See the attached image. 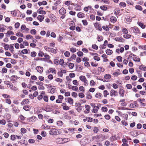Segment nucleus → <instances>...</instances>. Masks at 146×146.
Segmentation results:
<instances>
[{
  "label": "nucleus",
  "mask_w": 146,
  "mask_h": 146,
  "mask_svg": "<svg viewBox=\"0 0 146 146\" xmlns=\"http://www.w3.org/2000/svg\"><path fill=\"white\" fill-rule=\"evenodd\" d=\"M50 72L54 73L55 74H56V70L55 69L52 68H50L49 69Z\"/></svg>",
  "instance_id": "31"
},
{
  "label": "nucleus",
  "mask_w": 146,
  "mask_h": 146,
  "mask_svg": "<svg viewBox=\"0 0 146 146\" xmlns=\"http://www.w3.org/2000/svg\"><path fill=\"white\" fill-rule=\"evenodd\" d=\"M87 96L86 98L88 99H91L92 98V96L91 95L90 93L89 92H87V94H86Z\"/></svg>",
  "instance_id": "17"
},
{
  "label": "nucleus",
  "mask_w": 146,
  "mask_h": 146,
  "mask_svg": "<svg viewBox=\"0 0 146 146\" xmlns=\"http://www.w3.org/2000/svg\"><path fill=\"white\" fill-rule=\"evenodd\" d=\"M74 66V64L72 63H70L68 65L69 68L70 69L73 68Z\"/></svg>",
  "instance_id": "45"
},
{
  "label": "nucleus",
  "mask_w": 146,
  "mask_h": 146,
  "mask_svg": "<svg viewBox=\"0 0 146 146\" xmlns=\"http://www.w3.org/2000/svg\"><path fill=\"white\" fill-rule=\"evenodd\" d=\"M110 95L111 96H115L118 95L117 92L113 90H111L110 92Z\"/></svg>",
  "instance_id": "2"
},
{
  "label": "nucleus",
  "mask_w": 146,
  "mask_h": 146,
  "mask_svg": "<svg viewBox=\"0 0 146 146\" xmlns=\"http://www.w3.org/2000/svg\"><path fill=\"white\" fill-rule=\"evenodd\" d=\"M64 55L66 57H68L70 55V53L68 51H66L64 53Z\"/></svg>",
  "instance_id": "39"
},
{
  "label": "nucleus",
  "mask_w": 146,
  "mask_h": 146,
  "mask_svg": "<svg viewBox=\"0 0 146 146\" xmlns=\"http://www.w3.org/2000/svg\"><path fill=\"white\" fill-rule=\"evenodd\" d=\"M92 48L95 50H97L98 49V46L96 44H93L92 46Z\"/></svg>",
  "instance_id": "54"
},
{
  "label": "nucleus",
  "mask_w": 146,
  "mask_h": 146,
  "mask_svg": "<svg viewBox=\"0 0 146 146\" xmlns=\"http://www.w3.org/2000/svg\"><path fill=\"white\" fill-rule=\"evenodd\" d=\"M21 132L23 133H25L27 131L26 129L25 128H21Z\"/></svg>",
  "instance_id": "59"
},
{
  "label": "nucleus",
  "mask_w": 146,
  "mask_h": 146,
  "mask_svg": "<svg viewBox=\"0 0 146 146\" xmlns=\"http://www.w3.org/2000/svg\"><path fill=\"white\" fill-rule=\"evenodd\" d=\"M41 135L43 137H45L46 135V133L45 131H42L41 132Z\"/></svg>",
  "instance_id": "56"
},
{
  "label": "nucleus",
  "mask_w": 146,
  "mask_h": 146,
  "mask_svg": "<svg viewBox=\"0 0 146 146\" xmlns=\"http://www.w3.org/2000/svg\"><path fill=\"white\" fill-rule=\"evenodd\" d=\"M94 26L97 28L99 30L101 31L102 29L101 27L100 26L99 24L97 23H95L94 24Z\"/></svg>",
  "instance_id": "7"
},
{
  "label": "nucleus",
  "mask_w": 146,
  "mask_h": 146,
  "mask_svg": "<svg viewBox=\"0 0 146 146\" xmlns=\"http://www.w3.org/2000/svg\"><path fill=\"white\" fill-rule=\"evenodd\" d=\"M102 96V95L100 93H97L96 94L95 97L98 98H100V97H101Z\"/></svg>",
  "instance_id": "29"
},
{
  "label": "nucleus",
  "mask_w": 146,
  "mask_h": 146,
  "mask_svg": "<svg viewBox=\"0 0 146 146\" xmlns=\"http://www.w3.org/2000/svg\"><path fill=\"white\" fill-rule=\"evenodd\" d=\"M44 16L43 15H38L37 17V19H38L40 22H42L44 18Z\"/></svg>",
  "instance_id": "13"
},
{
  "label": "nucleus",
  "mask_w": 146,
  "mask_h": 146,
  "mask_svg": "<svg viewBox=\"0 0 146 146\" xmlns=\"http://www.w3.org/2000/svg\"><path fill=\"white\" fill-rule=\"evenodd\" d=\"M138 101L139 102H140L141 104L143 105V106H144L145 104L142 103V102H144L145 100L144 98L142 99H138Z\"/></svg>",
  "instance_id": "14"
},
{
  "label": "nucleus",
  "mask_w": 146,
  "mask_h": 146,
  "mask_svg": "<svg viewBox=\"0 0 146 146\" xmlns=\"http://www.w3.org/2000/svg\"><path fill=\"white\" fill-rule=\"evenodd\" d=\"M57 130L55 129H51L50 131L49 132V134L50 135H57Z\"/></svg>",
  "instance_id": "1"
},
{
  "label": "nucleus",
  "mask_w": 146,
  "mask_h": 146,
  "mask_svg": "<svg viewBox=\"0 0 146 146\" xmlns=\"http://www.w3.org/2000/svg\"><path fill=\"white\" fill-rule=\"evenodd\" d=\"M49 52H51L52 53H55V54H56V50L52 48H51Z\"/></svg>",
  "instance_id": "35"
},
{
  "label": "nucleus",
  "mask_w": 146,
  "mask_h": 146,
  "mask_svg": "<svg viewBox=\"0 0 146 146\" xmlns=\"http://www.w3.org/2000/svg\"><path fill=\"white\" fill-rule=\"evenodd\" d=\"M110 21L111 22L114 23L116 21L117 19L115 17L112 16L110 18Z\"/></svg>",
  "instance_id": "20"
},
{
  "label": "nucleus",
  "mask_w": 146,
  "mask_h": 146,
  "mask_svg": "<svg viewBox=\"0 0 146 146\" xmlns=\"http://www.w3.org/2000/svg\"><path fill=\"white\" fill-rule=\"evenodd\" d=\"M131 36V35L129 34H127L126 35H124L123 36L124 37L126 38H130Z\"/></svg>",
  "instance_id": "49"
},
{
  "label": "nucleus",
  "mask_w": 146,
  "mask_h": 146,
  "mask_svg": "<svg viewBox=\"0 0 146 146\" xmlns=\"http://www.w3.org/2000/svg\"><path fill=\"white\" fill-rule=\"evenodd\" d=\"M115 40L116 41L119 42H123L124 41V39L122 37H116L115 38Z\"/></svg>",
  "instance_id": "6"
},
{
  "label": "nucleus",
  "mask_w": 146,
  "mask_h": 146,
  "mask_svg": "<svg viewBox=\"0 0 146 146\" xmlns=\"http://www.w3.org/2000/svg\"><path fill=\"white\" fill-rule=\"evenodd\" d=\"M11 106L13 107V113H16L19 112V110L17 107H15L14 105H12Z\"/></svg>",
  "instance_id": "3"
},
{
  "label": "nucleus",
  "mask_w": 146,
  "mask_h": 146,
  "mask_svg": "<svg viewBox=\"0 0 146 146\" xmlns=\"http://www.w3.org/2000/svg\"><path fill=\"white\" fill-rule=\"evenodd\" d=\"M98 71H100V72H103L104 71V68L101 67H98Z\"/></svg>",
  "instance_id": "60"
},
{
  "label": "nucleus",
  "mask_w": 146,
  "mask_h": 146,
  "mask_svg": "<svg viewBox=\"0 0 146 146\" xmlns=\"http://www.w3.org/2000/svg\"><path fill=\"white\" fill-rule=\"evenodd\" d=\"M133 60L135 62H140V59L139 58H137L135 56H133L132 57Z\"/></svg>",
  "instance_id": "22"
},
{
  "label": "nucleus",
  "mask_w": 146,
  "mask_h": 146,
  "mask_svg": "<svg viewBox=\"0 0 146 146\" xmlns=\"http://www.w3.org/2000/svg\"><path fill=\"white\" fill-rule=\"evenodd\" d=\"M68 102L70 104L72 105L73 103V100L71 98H68Z\"/></svg>",
  "instance_id": "19"
},
{
  "label": "nucleus",
  "mask_w": 146,
  "mask_h": 146,
  "mask_svg": "<svg viewBox=\"0 0 146 146\" xmlns=\"http://www.w3.org/2000/svg\"><path fill=\"white\" fill-rule=\"evenodd\" d=\"M102 28L103 29L107 31H108L109 30V29L108 28L107 25L106 26H102Z\"/></svg>",
  "instance_id": "30"
},
{
  "label": "nucleus",
  "mask_w": 146,
  "mask_h": 146,
  "mask_svg": "<svg viewBox=\"0 0 146 146\" xmlns=\"http://www.w3.org/2000/svg\"><path fill=\"white\" fill-rule=\"evenodd\" d=\"M139 68L140 70H143L144 71L146 70V66L143 65H141L139 66Z\"/></svg>",
  "instance_id": "16"
},
{
  "label": "nucleus",
  "mask_w": 146,
  "mask_h": 146,
  "mask_svg": "<svg viewBox=\"0 0 146 146\" xmlns=\"http://www.w3.org/2000/svg\"><path fill=\"white\" fill-rule=\"evenodd\" d=\"M104 78L106 79H109L111 78V76L109 74H106L104 76Z\"/></svg>",
  "instance_id": "34"
},
{
  "label": "nucleus",
  "mask_w": 146,
  "mask_h": 146,
  "mask_svg": "<svg viewBox=\"0 0 146 146\" xmlns=\"http://www.w3.org/2000/svg\"><path fill=\"white\" fill-rule=\"evenodd\" d=\"M30 33L31 34L35 35L36 33V31L35 29H32Z\"/></svg>",
  "instance_id": "37"
},
{
  "label": "nucleus",
  "mask_w": 146,
  "mask_h": 146,
  "mask_svg": "<svg viewBox=\"0 0 146 146\" xmlns=\"http://www.w3.org/2000/svg\"><path fill=\"white\" fill-rule=\"evenodd\" d=\"M57 124L58 125L62 126V125L63 123L61 121H57Z\"/></svg>",
  "instance_id": "62"
},
{
  "label": "nucleus",
  "mask_w": 146,
  "mask_h": 146,
  "mask_svg": "<svg viewBox=\"0 0 146 146\" xmlns=\"http://www.w3.org/2000/svg\"><path fill=\"white\" fill-rule=\"evenodd\" d=\"M100 9L104 11H106L107 9V8L105 5H103L100 7Z\"/></svg>",
  "instance_id": "32"
},
{
  "label": "nucleus",
  "mask_w": 146,
  "mask_h": 146,
  "mask_svg": "<svg viewBox=\"0 0 146 146\" xmlns=\"http://www.w3.org/2000/svg\"><path fill=\"white\" fill-rule=\"evenodd\" d=\"M38 12L40 14L45 15L46 14V12L45 11L43 10H40L38 11Z\"/></svg>",
  "instance_id": "53"
},
{
  "label": "nucleus",
  "mask_w": 146,
  "mask_h": 146,
  "mask_svg": "<svg viewBox=\"0 0 146 146\" xmlns=\"http://www.w3.org/2000/svg\"><path fill=\"white\" fill-rule=\"evenodd\" d=\"M104 96L105 97L107 96V95H108L109 93L108 91L106 90H105L104 92Z\"/></svg>",
  "instance_id": "43"
},
{
  "label": "nucleus",
  "mask_w": 146,
  "mask_h": 146,
  "mask_svg": "<svg viewBox=\"0 0 146 146\" xmlns=\"http://www.w3.org/2000/svg\"><path fill=\"white\" fill-rule=\"evenodd\" d=\"M33 36L31 35H28L26 36V38L28 40L29 38L32 39Z\"/></svg>",
  "instance_id": "51"
},
{
  "label": "nucleus",
  "mask_w": 146,
  "mask_h": 146,
  "mask_svg": "<svg viewBox=\"0 0 146 146\" xmlns=\"http://www.w3.org/2000/svg\"><path fill=\"white\" fill-rule=\"evenodd\" d=\"M29 102V101L28 99H25L23 100L22 102L21 103V104H28Z\"/></svg>",
  "instance_id": "15"
},
{
  "label": "nucleus",
  "mask_w": 146,
  "mask_h": 146,
  "mask_svg": "<svg viewBox=\"0 0 146 146\" xmlns=\"http://www.w3.org/2000/svg\"><path fill=\"white\" fill-rule=\"evenodd\" d=\"M59 12L60 14V15L65 14L66 13V9L63 7L62 8L60 9Z\"/></svg>",
  "instance_id": "5"
},
{
  "label": "nucleus",
  "mask_w": 146,
  "mask_h": 146,
  "mask_svg": "<svg viewBox=\"0 0 146 146\" xmlns=\"http://www.w3.org/2000/svg\"><path fill=\"white\" fill-rule=\"evenodd\" d=\"M85 15V14L82 12H79L77 14L78 17L80 18H83Z\"/></svg>",
  "instance_id": "11"
},
{
  "label": "nucleus",
  "mask_w": 146,
  "mask_h": 146,
  "mask_svg": "<svg viewBox=\"0 0 146 146\" xmlns=\"http://www.w3.org/2000/svg\"><path fill=\"white\" fill-rule=\"evenodd\" d=\"M43 67H40L39 66H37L36 68V70H37L38 72L41 73L43 72Z\"/></svg>",
  "instance_id": "4"
},
{
  "label": "nucleus",
  "mask_w": 146,
  "mask_h": 146,
  "mask_svg": "<svg viewBox=\"0 0 146 146\" xmlns=\"http://www.w3.org/2000/svg\"><path fill=\"white\" fill-rule=\"evenodd\" d=\"M30 109V106H25L23 107V109L27 111L29 110Z\"/></svg>",
  "instance_id": "26"
},
{
  "label": "nucleus",
  "mask_w": 146,
  "mask_h": 146,
  "mask_svg": "<svg viewBox=\"0 0 146 146\" xmlns=\"http://www.w3.org/2000/svg\"><path fill=\"white\" fill-rule=\"evenodd\" d=\"M124 90L123 89H120L119 90V93L120 95V96L123 97L124 96Z\"/></svg>",
  "instance_id": "12"
},
{
  "label": "nucleus",
  "mask_w": 146,
  "mask_h": 146,
  "mask_svg": "<svg viewBox=\"0 0 146 146\" xmlns=\"http://www.w3.org/2000/svg\"><path fill=\"white\" fill-rule=\"evenodd\" d=\"M106 53L108 55H111L113 53L112 50L110 49H107L106 50Z\"/></svg>",
  "instance_id": "18"
},
{
  "label": "nucleus",
  "mask_w": 146,
  "mask_h": 146,
  "mask_svg": "<svg viewBox=\"0 0 146 146\" xmlns=\"http://www.w3.org/2000/svg\"><path fill=\"white\" fill-rule=\"evenodd\" d=\"M16 35L17 36H19L21 37H23V35L20 32H18L16 33Z\"/></svg>",
  "instance_id": "42"
},
{
  "label": "nucleus",
  "mask_w": 146,
  "mask_h": 146,
  "mask_svg": "<svg viewBox=\"0 0 146 146\" xmlns=\"http://www.w3.org/2000/svg\"><path fill=\"white\" fill-rule=\"evenodd\" d=\"M99 130L98 128L96 127H95L94 128L93 131L95 133H97L98 131Z\"/></svg>",
  "instance_id": "50"
},
{
  "label": "nucleus",
  "mask_w": 146,
  "mask_h": 146,
  "mask_svg": "<svg viewBox=\"0 0 146 146\" xmlns=\"http://www.w3.org/2000/svg\"><path fill=\"white\" fill-rule=\"evenodd\" d=\"M79 96L81 98H84L85 96L84 94L82 93H80L79 94Z\"/></svg>",
  "instance_id": "58"
},
{
  "label": "nucleus",
  "mask_w": 146,
  "mask_h": 146,
  "mask_svg": "<svg viewBox=\"0 0 146 146\" xmlns=\"http://www.w3.org/2000/svg\"><path fill=\"white\" fill-rule=\"evenodd\" d=\"M72 95L74 97L76 98L78 96V94L76 92H73L72 93Z\"/></svg>",
  "instance_id": "57"
},
{
  "label": "nucleus",
  "mask_w": 146,
  "mask_h": 146,
  "mask_svg": "<svg viewBox=\"0 0 146 146\" xmlns=\"http://www.w3.org/2000/svg\"><path fill=\"white\" fill-rule=\"evenodd\" d=\"M77 54L78 56L80 57L82 56L83 55V53L82 51H79L77 52Z\"/></svg>",
  "instance_id": "41"
},
{
  "label": "nucleus",
  "mask_w": 146,
  "mask_h": 146,
  "mask_svg": "<svg viewBox=\"0 0 146 146\" xmlns=\"http://www.w3.org/2000/svg\"><path fill=\"white\" fill-rule=\"evenodd\" d=\"M133 32L136 33H140V32H139V30L138 28L137 27H134L133 29Z\"/></svg>",
  "instance_id": "8"
},
{
  "label": "nucleus",
  "mask_w": 146,
  "mask_h": 146,
  "mask_svg": "<svg viewBox=\"0 0 146 146\" xmlns=\"http://www.w3.org/2000/svg\"><path fill=\"white\" fill-rule=\"evenodd\" d=\"M119 5L120 6L122 7H125L126 6V4L125 3L123 2H121L119 3Z\"/></svg>",
  "instance_id": "38"
},
{
  "label": "nucleus",
  "mask_w": 146,
  "mask_h": 146,
  "mask_svg": "<svg viewBox=\"0 0 146 146\" xmlns=\"http://www.w3.org/2000/svg\"><path fill=\"white\" fill-rule=\"evenodd\" d=\"M44 55V54L43 53V52L41 51H39V53H38V56H40V57H42L43 55Z\"/></svg>",
  "instance_id": "44"
},
{
  "label": "nucleus",
  "mask_w": 146,
  "mask_h": 146,
  "mask_svg": "<svg viewBox=\"0 0 146 146\" xmlns=\"http://www.w3.org/2000/svg\"><path fill=\"white\" fill-rule=\"evenodd\" d=\"M82 109V106H78V108H76V110L78 112H80Z\"/></svg>",
  "instance_id": "27"
},
{
  "label": "nucleus",
  "mask_w": 146,
  "mask_h": 146,
  "mask_svg": "<svg viewBox=\"0 0 146 146\" xmlns=\"http://www.w3.org/2000/svg\"><path fill=\"white\" fill-rule=\"evenodd\" d=\"M138 25L142 29H144L145 28V25L143 23L140 22H137Z\"/></svg>",
  "instance_id": "10"
},
{
  "label": "nucleus",
  "mask_w": 146,
  "mask_h": 146,
  "mask_svg": "<svg viewBox=\"0 0 146 146\" xmlns=\"http://www.w3.org/2000/svg\"><path fill=\"white\" fill-rule=\"evenodd\" d=\"M120 10H117V9H115L114 11V14L117 15L120 12Z\"/></svg>",
  "instance_id": "48"
},
{
  "label": "nucleus",
  "mask_w": 146,
  "mask_h": 146,
  "mask_svg": "<svg viewBox=\"0 0 146 146\" xmlns=\"http://www.w3.org/2000/svg\"><path fill=\"white\" fill-rule=\"evenodd\" d=\"M79 78L80 80L83 82L84 81H85L86 80L85 77L84 76H80L79 77Z\"/></svg>",
  "instance_id": "21"
},
{
  "label": "nucleus",
  "mask_w": 146,
  "mask_h": 146,
  "mask_svg": "<svg viewBox=\"0 0 146 146\" xmlns=\"http://www.w3.org/2000/svg\"><path fill=\"white\" fill-rule=\"evenodd\" d=\"M2 45H4L3 46L5 49L6 50H7L9 48V45L7 44H5L4 43H2Z\"/></svg>",
  "instance_id": "24"
},
{
  "label": "nucleus",
  "mask_w": 146,
  "mask_h": 146,
  "mask_svg": "<svg viewBox=\"0 0 146 146\" xmlns=\"http://www.w3.org/2000/svg\"><path fill=\"white\" fill-rule=\"evenodd\" d=\"M94 59L95 60H96L97 61H99L100 60V58L98 56H95L94 57Z\"/></svg>",
  "instance_id": "61"
},
{
  "label": "nucleus",
  "mask_w": 146,
  "mask_h": 146,
  "mask_svg": "<svg viewBox=\"0 0 146 146\" xmlns=\"http://www.w3.org/2000/svg\"><path fill=\"white\" fill-rule=\"evenodd\" d=\"M36 53L35 51L32 52H31V57H35L36 56Z\"/></svg>",
  "instance_id": "28"
},
{
  "label": "nucleus",
  "mask_w": 146,
  "mask_h": 146,
  "mask_svg": "<svg viewBox=\"0 0 146 146\" xmlns=\"http://www.w3.org/2000/svg\"><path fill=\"white\" fill-rule=\"evenodd\" d=\"M62 140V143H66L70 141V139L69 138H64L63 139L61 138Z\"/></svg>",
  "instance_id": "23"
},
{
  "label": "nucleus",
  "mask_w": 146,
  "mask_h": 146,
  "mask_svg": "<svg viewBox=\"0 0 146 146\" xmlns=\"http://www.w3.org/2000/svg\"><path fill=\"white\" fill-rule=\"evenodd\" d=\"M9 87L11 89L14 91H17L18 90L17 88L13 86L11 83L10 84Z\"/></svg>",
  "instance_id": "9"
},
{
  "label": "nucleus",
  "mask_w": 146,
  "mask_h": 146,
  "mask_svg": "<svg viewBox=\"0 0 146 146\" xmlns=\"http://www.w3.org/2000/svg\"><path fill=\"white\" fill-rule=\"evenodd\" d=\"M55 81L58 82H62V80L61 79L57 78L55 79Z\"/></svg>",
  "instance_id": "63"
},
{
  "label": "nucleus",
  "mask_w": 146,
  "mask_h": 146,
  "mask_svg": "<svg viewBox=\"0 0 146 146\" xmlns=\"http://www.w3.org/2000/svg\"><path fill=\"white\" fill-rule=\"evenodd\" d=\"M21 52L23 54H27L28 53V50L27 49H24L22 50Z\"/></svg>",
  "instance_id": "52"
},
{
  "label": "nucleus",
  "mask_w": 146,
  "mask_h": 146,
  "mask_svg": "<svg viewBox=\"0 0 146 146\" xmlns=\"http://www.w3.org/2000/svg\"><path fill=\"white\" fill-rule=\"evenodd\" d=\"M2 71L3 73H6L7 72V70L6 68H2Z\"/></svg>",
  "instance_id": "64"
},
{
  "label": "nucleus",
  "mask_w": 146,
  "mask_h": 146,
  "mask_svg": "<svg viewBox=\"0 0 146 146\" xmlns=\"http://www.w3.org/2000/svg\"><path fill=\"white\" fill-rule=\"evenodd\" d=\"M70 51L74 53L76 52V48L72 47L70 49Z\"/></svg>",
  "instance_id": "47"
},
{
  "label": "nucleus",
  "mask_w": 146,
  "mask_h": 146,
  "mask_svg": "<svg viewBox=\"0 0 146 146\" xmlns=\"http://www.w3.org/2000/svg\"><path fill=\"white\" fill-rule=\"evenodd\" d=\"M135 8L136 9L140 11H141L143 9L142 7L139 5H136Z\"/></svg>",
  "instance_id": "25"
},
{
  "label": "nucleus",
  "mask_w": 146,
  "mask_h": 146,
  "mask_svg": "<svg viewBox=\"0 0 146 146\" xmlns=\"http://www.w3.org/2000/svg\"><path fill=\"white\" fill-rule=\"evenodd\" d=\"M82 22L84 26H86L88 25V23L86 20H83L82 21Z\"/></svg>",
  "instance_id": "33"
},
{
  "label": "nucleus",
  "mask_w": 146,
  "mask_h": 146,
  "mask_svg": "<svg viewBox=\"0 0 146 146\" xmlns=\"http://www.w3.org/2000/svg\"><path fill=\"white\" fill-rule=\"evenodd\" d=\"M102 110L103 111H108V108L105 107H103L102 108Z\"/></svg>",
  "instance_id": "55"
},
{
  "label": "nucleus",
  "mask_w": 146,
  "mask_h": 146,
  "mask_svg": "<svg viewBox=\"0 0 146 146\" xmlns=\"http://www.w3.org/2000/svg\"><path fill=\"white\" fill-rule=\"evenodd\" d=\"M71 89H72L73 90L75 91H77L78 90V88L75 86H72L71 88Z\"/></svg>",
  "instance_id": "36"
},
{
  "label": "nucleus",
  "mask_w": 146,
  "mask_h": 146,
  "mask_svg": "<svg viewBox=\"0 0 146 146\" xmlns=\"http://www.w3.org/2000/svg\"><path fill=\"white\" fill-rule=\"evenodd\" d=\"M85 108H86V110H87V111H90V106L87 105H86Z\"/></svg>",
  "instance_id": "46"
},
{
  "label": "nucleus",
  "mask_w": 146,
  "mask_h": 146,
  "mask_svg": "<svg viewBox=\"0 0 146 146\" xmlns=\"http://www.w3.org/2000/svg\"><path fill=\"white\" fill-rule=\"evenodd\" d=\"M117 60L119 62H121L122 61V58L121 56H119L117 57Z\"/></svg>",
  "instance_id": "40"
}]
</instances>
